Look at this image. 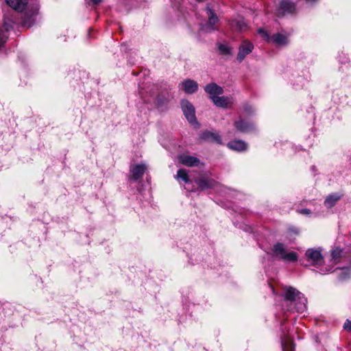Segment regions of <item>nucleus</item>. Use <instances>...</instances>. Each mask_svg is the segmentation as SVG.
I'll return each instance as SVG.
<instances>
[{
  "label": "nucleus",
  "mask_w": 351,
  "mask_h": 351,
  "mask_svg": "<svg viewBox=\"0 0 351 351\" xmlns=\"http://www.w3.org/2000/svg\"><path fill=\"white\" fill-rule=\"evenodd\" d=\"M272 256L279 258L284 261L295 262L298 259V255L295 252L287 253L285 245L280 242L276 243L272 248Z\"/></svg>",
  "instance_id": "f257e3e1"
},
{
  "label": "nucleus",
  "mask_w": 351,
  "mask_h": 351,
  "mask_svg": "<svg viewBox=\"0 0 351 351\" xmlns=\"http://www.w3.org/2000/svg\"><path fill=\"white\" fill-rule=\"evenodd\" d=\"M194 182L197 186V191H204L208 189H215L219 183L215 180L206 176L201 175L194 179Z\"/></svg>",
  "instance_id": "f03ea898"
},
{
  "label": "nucleus",
  "mask_w": 351,
  "mask_h": 351,
  "mask_svg": "<svg viewBox=\"0 0 351 351\" xmlns=\"http://www.w3.org/2000/svg\"><path fill=\"white\" fill-rule=\"evenodd\" d=\"M296 11V4L293 0H280L276 9V16L282 17L286 14H293Z\"/></svg>",
  "instance_id": "7ed1b4c3"
},
{
  "label": "nucleus",
  "mask_w": 351,
  "mask_h": 351,
  "mask_svg": "<svg viewBox=\"0 0 351 351\" xmlns=\"http://www.w3.org/2000/svg\"><path fill=\"white\" fill-rule=\"evenodd\" d=\"M180 106L186 120L191 124L197 123L195 117V109L193 104L187 99H182Z\"/></svg>",
  "instance_id": "20e7f679"
},
{
  "label": "nucleus",
  "mask_w": 351,
  "mask_h": 351,
  "mask_svg": "<svg viewBox=\"0 0 351 351\" xmlns=\"http://www.w3.org/2000/svg\"><path fill=\"white\" fill-rule=\"evenodd\" d=\"M38 9L36 6L28 9L22 17V25L27 28L32 27L36 22Z\"/></svg>",
  "instance_id": "39448f33"
},
{
  "label": "nucleus",
  "mask_w": 351,
  "mask_h": 351,
  "mask_svg": "<svg viewBox=\"0 0 351 351\" xmlns=\"http://www.w3.org/2000/svg\"><path fill=\"white\" fill-rule=\"evenodd\" d=\"M284 293L282 295L283 300L290 304L295 303L298 300H300L303 294L293 287H286L284 288Z\"/></svg>",
  "instance_id": "423d86ee"
},
{
  "label": "nucleus",
  "mask_w": 351,
  "mask_h": 351,
  "mask_svg": "<svg viewBox=\"0 0 351 351\" xmlns=\"http://www.w3.org/2000/svg\"><path fill=\"white\" fill-rule=\"evenodd\" d=\"M206 13L208 15V21L201 28L206 32L214 31L217 29L215 25L219 22V18L215 12L210 8H206Z\"/></svg>",
  "instance_id": "0eeeda50"
},
{
  "label": "nucleus",
  "mask_w": 351,
  "mask_h": 351,
  "mask_svg": "<svg viewBox=\"0 0 351 351\" xmlns=\"http://www.w3.org/2000/svg\"><path fill=\"white\" fill-rule=\"evenodd\" d=\"M305 255L308 258V261H311L312 265L315 267L322 265L324 263V256L320 250L310 248L306 251Z\"/></svg>",
  "instance_id": "6e6552de"
},
{
  "label": "nucleus",
  "mask_w": 351,
  "mask_h": 351,
  "mask_svg": "<svg viewBox=\"0 0 351 351\" xmlns=\"http://www.w3.org/2000/svg\"><path fill=\"white\" fill-rule=\"evenodd\" d=\"M14 21L12 19L5 17L2 27H0V47L8 38V32L14 27Z\"/></svg>",
  "instance_id": "1a4fd4ad"
},
{
  "label": "nucleus",
  "mask_w": 351,
  "mask_h": 351,
  "mask_svg": "<svg viewBox=\"0 0 351 351\" xmlns=\"http://www.w3.org/2000/svg\"><path fill=\"white\" fill-rule=\"evenodd\" d=\"M146 166L144 164H138L131 165L130 167V175L128 178L130 180L136 182L141 179L145 174Z\"/></svg>",
  "instance_id": "9d476101"
},
{
  "label": "nucleus",
  "mask_w": 351,
  "mask_h": 351,
  "mask_svg": "<svg viewBox=\"0 0 351 351\" xmlns=\"http://www.w3.org/2000/svg\"><path fill=\"white\" fill-rule=\"evenodd\" d=\"M254 49V45L247 40H244L239 47L237 60L241 62Z\"/></svg>",
  "instance_id": "9b49d317"
},
{
  "label": "nucleus",
  "mask_w": 351,
  "mask_h": 351,
  "mask_svg": "<svg viewBox=\"0 0 351 351\" xmlns=\"http://www.w3.org/2000/svg\"><path fill=\"white\" fill-rule=\"evenodd\" d=\"M234 126L236 130L241 133H248L255 130V126L252 122L245 121L241 117L234 122Z\"/></svg>",
  "instance_id": "f8f14e48"
},
{
  "label": "nucleus",
  "mask_w": 351,
  "mask_h": 351,
  "mask_svg": "<svg viewBox=\"0 0 351 351\" xmlns=\"http://www.w3.org/2000/svg\"><path fill=\"white\" fill-rule=\"evenodd\" d=\"M178 162L186 167H198L200 164V160L195 156L186 154H180L178 156Z\"/></svg>",
  "instance_id": "ddd939ff"
},
{
  "label": "nucleus",
  "mask_w": 351,
  "mask_h": 351,
  "mask_svg": "<svg viewBox=\"0 0 351 351\" xmlns=\"http://www.w3.org/2000/svg\"><path fill=\"white\" fill-rule=\"evenodd\" d=\"M200 138L206 142L222 144L221 137L217 132H213L208 130L204 131L200 134Z\"/></svg>",
  "instance_id": "4468645a"
},
{
  "label": "nucleus",
  "mask_w": 351,
  "mask_h": 351,
  "mask_svg": "<svg viewBox=\"0 0 351 351\" xmlns=\"http://www.w3.org/2000/svg\"><path fill=\"white\" fill-rule=\"evenodd\" d=\"M169 101V94L162 92L156 95L154 99V104L158 109L163 110L167 108Z\"/></svg>",
  "instance_id": "2eb2a0df"
},
{
  "label": "nucleus",
  "mask_w": 351,
  "mask_h": 351,
  "mask_svg": "<svg viewBox=\"0 0 351 351\" xmlns=\"http://www.w3.org/2000/svg\"><path fill=\"white\" fill-rule=\"evenodd\" d=\"M204 90L210 95V99L223 93V88L214 82L206 84L204 87Z\"/></svg>",
  "instance_id": "dca6fc26"
},
{
  "label": "nucleus",
  "mask_w": 351,
  "mask_h": 351,
  "mask_svg": "<svg viewBox=\"0 0 351 351\" xmlns=\"http://www.w3.org/2000/svg\"><path fill=\"white\" fill-rule=\"evenodd\" d=\"M182 89L186 94H193L198 90V84L193 80L186 79L181 83Z\"/></svg>",
  "instance_id": "f3484780"
},
{
  "label": "nucleus",
  "mask_w": 351,
  "mask_h": 351,
  "mask_svg": "<svg viewBox=\"0 0 351 351\" xmlns=\"http://www.w3.org/2000/svg\"><path fill=\"white\" fill-rule=\"evenodd\" d=\"M228 147L232 150L237 152L245 151L247 148V144L242 140H234L227 144Z\"/></svg>",
  "instance_id": "a211bd4d"
},
{
  "label": "nucleus",
  "mask_w": 351,
  "mask_h": 351,
  "mask_svg": "<svg viewBox=\"0 0 351 351\" xmlns=\"http://www.w3.org/2000/svg\"><path fill=\"white\" fill-rule=\"evenodd\" d=\"M8 5L14 10L22 12L27 4V0H5Z\"/></svg>",
  "instance_id": "6ab92c4d"
},
{
  "label": "nucleus",
  "mask_w": 351,
  "mask_h": 351,
  "mask_svg": "<svg viewBox=\"0 0 351 351\" xmlns=\"http://www.w3.org/2000/svg\"><path fill=\"white\" fill-rule=\"evenodd\" d=\"M211 100L213 101L214 104L217 107H220V108H227L229 107V99L227 97H225V96L219 97L218 95V96L214 97L213 98V99H211Z\"/></svg>",
  "instance_id": "aec40b11"
},
{
  "label": "nucleus",
  "mask_w": 351,
  "mask_h": 351,
  "mask_svg": "<svg viewBox=\"0 0 351 351\" xmlns=\"http://www.w3.org/2000/svg\"><path fill=\"white\" fill-rule=\"evenodd\" d=\"M341 196L337 193L329 195L325 199L324 204L328 208H332L335 205L336 202L341 199Z\"/></svg>",
  "instance_id": "412c9836"
},
{
  "label": "nucleus",
  "mask_w": 351,
  "mask_h": 351,
  "mask_svg": "<svg viewBox=\"0 0 351 351\" xmlns=\"http://www.w3.org/2000/svg\"><path fill=\"white\" fill-rule=\"evenodd\" d=\"M272 40L274 43L279 45H285L289 42L287 36L280 33L274 34Z\"/></svg>",
  "instance_id": "4be33fe9"
},
{
  "label": "nucleus",
  "mask_w": 351,
  "mask_h": 351,
  "mask_svg": "<svg viewBox=\"0 0 351 351\" xmlns=\"http://www.w3.org/2000/svg\"><path fill=\"white\" fill-rule=\"evenodd\" d=\"M177 177L182 179L185 183H191V180L189 178V174L186 169H180L177 171Z\"/></svg>",
  "instance_id": "5701e85b"
},
{
  "label": "nucleus",
  "mask_w": 351,
  "mask_h": 351,
  "mask_svg": "<svg viewBox=\"0 0 351 351\" xmlns=\"http://www.w3.org/2000/svg\"><path fill=\"white\" fill-rule=\"evenodd\" d=\"M217 48H218V50L219 51V53L221 54V55H230L232 53L231 52V49L226 45H223V44H221V43H219L217 45Z\"/></svg>",
  "instance_id": "b1692460"
},
{
  "label": "nucleus",
  "mask_w": 351,
  "mask_h": 351,
  "mask_svg": "<svg viewBox=\"0 0 351 351\" xmlns=\"http://www.w3.org/2000/svg\"><path fill=\"white\" fill-rule=\"evenodd\" d=\"M232 25L237 31H243L247 27V25L243 21H235L232 23Z\"/></svg>",
  "instance_id": "393cba45"
},
{
  "label": "nucleus",
  "mask_w": 351,
  "mask_h": 351,
  "mask_svg": "<svg viewBox=\"0 0 351 351\" xmlns=\"http://www.w3.org/2000/svg\"><path fill=\"white\" fill-rule=\"evenodd\" d=\"M243 111H244V112H245L247 115H248V116H251V115H252V114H253V113H254V109H253L252 106L250 104H247V103L243 105Z\"/></svg>",
  "instance_id": "a878e982"
},
{
  "label": "nucleus",
  "mask_w": 351,
  "mask_h": 351,
  "mask_svg": "<svg viewBox=\"0 0 351 351\" xmlns=\"http://www.w3.org/2000/svg\"><path fill=\"white\" fill-rule=\"evenodd\" d=\"M342 250L340 248H336L331 252V256L333 259H338L341 257Z\"/></svg>",
  "instance_id": "bb28decb"
},
{
  "label": "nucleus",
  "mask_w": 351,
  "mask_h": 351,
  "mask_svg": "<svg viewBox=\"0 0 351 351\" xmlns=\"http://www.w3.org/2000/svg\"><path fill=\"white\" fill-rule=\"evenodd\" d=\"M258 33L267 40H269L270 38L269 34L263 28L258 29Z\"/></svg>",
  "instance_id": "cd10ccee"
},
{
  "label": "nucleus",
  "mask_w": 351,
  "mask_h": 351,
  "mask_svg": "<svg viewBox=\"0 0 351 351\" xmlns=\"http://www.w3.org/2000/svg\"><path fill=\"white\" fill-rule=\"evenodd\" d=\"M282 348H283L284 351H293L294 349L293 345L291 343H283Z\"/></svg>",
  "instance_id": "c85d7f7f"
},
{
  "label": "nucleus",
  "mask_w": 351,
  "mask_h": 351,
  "mask_svg": "<svg viewBox=\"0 0 351 351\" xmlns=\"http://www.w3.org/2000/svg\"><path fill=\"white\" fill-rule=\"evenodd\" d=\"M288 232L290 235H298L299 234V230L295 227L289 228Z\"/></svg>",
  "instance_id": "c756f323"
},
{
  "label": "nucleus",
  "mask_w": 351,
  "mask_h": 351,
  "mask_svg": "<svg viewBox=\"0 0 351 351\" xmlns=\"http://www.w3.org/2000/svg\"><path fill=\"white\" fill-rule=\"evenodd\" d=\"M343 328L351 330V321L347 319L343 324Z\"/></svg>",
  "instance_id": "7c9ffc66"
},
{
  "label": "nucleus",
  "mask_w": 351,
  "mask_h": 351,
  "mask_svg": "<svg viewBox=\"0 0 351 351\" xmlns=\"http://www.w3.org/2000/svg\"><path fill=\"white\" fill-rule=\"evenodd\" d=\"M91 1L94 5H98L103 0H89Z\"/></svg>",
  "instance_id": "2f4dec72"
},
{
  "label": "nucleus",
  "mask_w": 351,
  "mask_h": 351,
  "mask_svg": "<svg viewBox=\"0 0 351 351\" xmlns=\"http://www.w3.org/2000/svg\"><path fill=\"white\" fill-rule=\"evenodd\" d=\"M300 213H302V214H309L311 213V211L308 209L304 208V209H302L300 211Z\"/></svg>",
  "instance_id": "473e14b6"
},
{
  "label": "nucleus",
  "mask_w": 351,
  "mask_h": 351,
  "mask_svg": "<svg viewBox=\"0 0 351 351\" xmlns=\"http://www.w3.org/2000/svg\"><path fill=\"white\" fill-rule=\"evenodd\" d=\"M348 274H346V273H341V276H340V278L341 279H345L347 276H348Z\"/></svg>",
  "instance_id": "72a5a7b5"
},
{
  "label": "nucleus",
  "mask_w": 351,
  "mask_h": 351,
  "mask_svg": "<svg viewBox=\"0 0 351 351\" xmlns=\"http://www.w3.org/2000/svg\"><path fill=\"white\" fill-rule=\"evenodd\" d=\"M91 31H92V29L89 27V32H88L89 37L90 36Z\"/></svg>",
  "instance_id": "f704fd0d"
},
{
  "label": "nucleus",
  "mask_w": 351,
  "mask_h": 351,
  "mask_svg": "<svg viewBox=\"0 0 351 351\" xmlns=\"http://www.w3.org/2000/svg\"><path fill=\"white\" fill-rule=\"evenodd\" d=\"M197 2H203L205 0H196Z\"/></svg>",
  "instance_id": "c9c22d12"
}]
</instances>
